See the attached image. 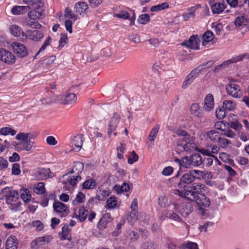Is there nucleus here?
Instances as JSON below:
<instances>
[{
  "label": "nucleus",
  "instance_id": "nucleus-1",
  "mask_svg": "<svg viewBox=\"0 0 249 249\" xmlns=\"http://www.w3.org/2000/svg\"><path fill=\"white\" fill-rule=\"evenodd\" d=\"M207 189V187L204 184L194 182L189 187H186L185 191L176 189L174 190L173 193L190 201L196 200L198 196L202 195Z\"/></svg>",
  "mask_w": 249,
  "mask_h": 249
},
{
  "label": "nucleus",
  "instance_id": "nucleus-2",
  "mask_svg": "<svg viewBox=\"0 0 249 249\" xmlns=\"http://www.w3.org/2000/svg\"><path fill=\"white\" fill-rule=\"evenodd\" d=\"M84 169V164L80 161H76L73 163V168L63 177V183L72 186L76 185L80 180L81 178L79 174Z\"/></svg>",
  "mask_w": 249,
  "mask_h": 249
},
{
  "label": "nucleus",
  "instance_id": "nucleus-3",
  "mask_svg": "<svg viewBox=\"0 0 249 249\" xmlns=\"http://www.w3.org/2000/svg\"><path fill=\"white\" fill-rule=\"evenodd\" d=\"M32 137L33 134L30 133H18L16 138L17 140L21 141V142L17 144V149L32 152L35 148L34 142L31 141Z\"/></svg>",
  "mask_w": 249,
  "mask_h": 249
},
{
  "label": "nucleus",
  "instance_id": "nucleus-4",
  "mask_svg": "<svg viewBox=\"0 0 249 249\" xmlns=\"http://www.w3.org/2000/svg\"><path fill=\"white\" fill-rule=\"evenodd\" d=\"M2 193H6L9 192L7 195L5 196L6 203L11 205L13 208H17L20 205V202L18 200V193L16 190H9V188H5L2 190Z\"/></svg>",
  "mask_w": 249,
  "mask_h": 249
},
{
  "label": "nucleus",
  "instance_id": "nucleus-5",
  "mask_svg": "<svg viewBox=\"0 0 249 249\" xmlns=\"http://www.w3.org/2000/svg\"><path fill=\"white\" fill-rule=\"evenodd\" d=\"M195 180V177L193 175L190 171L188 172L184 173L179 179V181L178 182L177 186L179 188L183 190L182 191H185L186 187H189L190 184L193 183Z\"/></svg>",
  "mask_w": 249,
  "mask_h": 249
},
{
  "label": "nucleus",
  "instance_id": "nucleus-6",
  "mask_svg": "<svg viewBox=\"0 0 249 249\" xmlns=\"http://www.w3.org/2000/svg\"><path fill=\"white\" fill-rule=\"evenodd\" d=\"M16 58L14 54L11 52L3 48H0V60L8 65H12L15 63Z\"/></svg>",
  "mask_w": 249,
  "mask_h": 249
},
{
  "label": "nucleus",
  "instance_id": "nucleus-7",
  "mask_svg": "<svg viewBox=\"0 0 249 249\" xmlns=\"http://www.w3.org/2000/svg\"><path fill=\"white\" fill-rule=\"evenodd\" d=\"M227 93L234 98H239L242 96V91L240 87L235 84L231 83L226 86Z\"/></svg>",
  "mask_w": 249,
  "mask_h": 249
},
{
  "label": "nucleus",
  "instance_id": "nucleus-8",
  "mask_svg": "<svg viewBox=\"0 0 249 249\" xmlns=\"http://www.w3.org/2000/svg\"><path fill=\"white\" fill-rule=\"evenodd\" d=\"M11 46L14 53L17 54L18 57L23 58L27 55V49L22 44L15 42L12 44Z\"/></svg>",
  "mask_w": 249,
  "mask_h": 249
},
{
  "label": "nucleus",
  "instance_id": "nucleus-9",
  "mask_svg": "<svg viewBox=\"0 0 249 249\" xmlns=\"http://www.w3.org/2000/svg\"><path fill=\"white\" fill-rule=\"evenodd\" d=\"M176 209L183 217L188 216L193 211V206L190 202H183L180 205H175Z\"/></svg>",
  "mask_w": 249,
  "mask_h": 249
},
{
  "label": "nucleus",
  "instance_id": "nucleus-10",
  "mask_svg": "<svg viewBox=\"0 0 249 249\" xmlns=\"http://www.w3.org/2000/svg\"><path fill=\"white\" fill-rule=\"evenodd\" d=\"M200 43V39L197 36H191L188 40H185L182 43V45L186 46L191 49H199V45Z\"/></svg>",
  "mask_w": 249,
  "mask_h": 249
},
{
  "label": "nucleus",
  "instance_id": "nucleus-11",
  "mask_svg": "<svg viewBox=\"0 0 249 249\" xmlns=\"http://www.w3.org/2000/svg\"><path fill=\"white\" fill-rule=\"evenodd\" d=\"M120 120V116L116 112L114 113L108 124L107 134L109 137L112 132L115 130Z\"/></svg>",
  "mask_w": 249,
  "mask_h": 249
},
{
  "label": "nucleus",
  "instance_id": "nucleus-12",
  "mask_svg": "<svg viewBox=\"0 0 249 249\" xmlns=\"http://www.w3.org/2000/svg\"><path fill=\"white\" fill-rule=\"evenodd\" d=\"M57 98L61 100V101L59 102L60 104L69 105L75 103L77 100V96L75 94L70 93L68 94L59 95Z\"/></svg>",
  "mask_w": 249,
  "mask_h": 249
},
{
  "label": "nucleus",
  "instance_id": "nucleus-13",
  "mask_svg": "<svg viewBox=\"0 0 249 249\" xmlns=\"http://www.w3.org/2000/svg\"><path fill=\"white\" fill-rule=\"evenodd\" d=\"M44 37V34L38 31L28 30L26 32L24 38L28 37L29 39L36 41H39Z\"/></svg>",
  "mask_w": 249,
  "mask_h": 249
},
{
  "label": "nucleus",
  "instance_id": "nucleus-14",
  "mask_svg": "<svg viewBox=\"0 0 249 249\" xmlns=\"http://www.w3.org/2000/svg\"><path fill=\"white\" fill-rule=\"evenodd\" d=\"M112 220L111 215L109 213L104 214L100 219L97 224L98 228L100 230H103L107 228L108 223H110Z\"/></svg>",
  "mask_w": 249,
  "mask_h": 249
},
{
  "label": "nucleus",
  "instance_id": "nucleus-15",
  "mask_svg": "<svg viewBox=\"0 0 249 249\" xmlns=\"http://www.w3.org/2000/svg\"><path fill=\"white\" fill-rule=\"evenodd\" d=\"M196 202L197 205L203 206L204 207H208L211 204V200L205 195V192L200 196H198V198L196 200H192Z\"/></svg>",
  "mask_w": 249,
  "mask_h": 249
},
{
  "label": "nucleus",
  "instance_id": "nucleus-16",
  "mask_svg": "<svg viewBox=\"0 0 249 249\" xmlns=\"http://www.w3.org/2000/svg\"><path fill=\"white\" fill-rule=\"evenodd\" d=\"M214 107V100L212 94H208L205 98V103L203 106V110L206 111H210Z\"/></svg>",
  "mask_w": 249,
  "mask_h": 249
},
{
  "label": "nucleus",
  "instance_id": "nucleus-17",
  "mask_svg": "<svg viewBox=\"0 0 249 249\" xmlns=\"http://www.w3.org/2000/svg\"><path fill=\"white\" fill-rule=\"evenodd\" d=\"M203 108H201L199 105L196 103L193 104L190 107L191 114L196 117L201 118L203 117Z\"/></svg>",
  "mask_w": 249,
  "mask_h": 249
},
{
  "label": "nucleus",
  "instance_id": "nucleus-18",
  "mask_svg": "<svg viewBox=\"0 0 249 249\" xmlns=\"http://www.w3.org/2000/svg\"><path fill=\"white\" fill-rule=\"evenodd\" d=\"M11 34L15 36L24 39L26 33H24L21 28L17 25H13L10 28Z\"/></svg>",
  "mask_w": 249,
  "mask_h": 249
},
{
  "label": "nucleus",
  "instance_id": "nucleus-19",
  "mask_svg": "<svg viewBox=\"0 0 249 249\" xmlns=\"http://www.w3.org/2000/svg\"><path fill=\"white\" fill-rule=\"evenodd\" d=\"M74 8L76 13L81 15L86 13V11L88 10L89 6L86 2L80 1L75 4Z\"/></svg>",
  "mask_w": 249,
  "mask_h": 249
},
{
  "label": "nucleus",
  "instance_id": "nucleus-20",
  "mask_svg": "<svg viewBox=\"0 0 249 249\" xmlns=\"http://www.w3.org/2000/svg\"><path fill=\"white\" fill-rule=\"evenodd\" d=\"M244 59H249V53H245L241 55L233 57L231 59L225 61L224 62V64L228 65L229 64L237 63L239 61H243Z\"/></svg>",
  "mask_w": 249,
  "mask_h": 249
},
{
  "label": "nucleus",
  "instance_id": "nucleus-21",
  "mask_svg": "<svg viewBox=\"0 0 249 249\" xmlns=\"http://www.w3.org/2000/svg\"><path fill=\"white\" fill-rule=\"evenodd\" d=\"M190 157L193 166H198L203 163L202 156L198 153H194Z\"/></svg>",
  "mask_w": 249,
  "mask_h": 249
},
{
  "label": "nucleus",
  "instance_id": "nucleus-22",
  "mask_svg": "<svg viewBox=\"0 0 249 249\" xmlns=\"http://www.w3.org/2000/svg\"><path fill=\"white\" fill-rule=\"evenodd\" d=\"M18 244L16 236L9 237L6 242V249H17Z\"/></svg>",
  "mask_w": 249,
  "mask_h": 249
},
{
  "label": "nucleus",
  "instance_id": "nucleus-23",
  "mask_svg": "<svg viewBox=\"0 0 249 249\" xmlns=\"http://www.w3.org/2000/svg\"><path fill=\"white\" fill-rule=\"evenodd\" d=\"M30 9L29 6H15L12 8L11 11L14 15H21L26 13Z\"/></svg>",
  "mask_w": 249,
  "mask_h": 249
},
{
  "label": "nucleus",
  "instance_id": "nucleus-24",
  "mask_svg": "<svg viewBox=\"0 0 249 249\" xmlns=\"http://www.w3.org/2000/svg\"><path fill=\"white\" fill-rule=\"evenodd\" d=\"M200 7V5L198 4L196 6H192L188 9L187 12L183 14V18L185 20H188L191 18H194L195 16V13L196 10Z\"/></svg>",
  "mask_w": 249,
  "mask_h": 249
},
{
  "label": "nucleus",
  "instance_id": "nucleus-25",
  "mask_svg": "<svg viewBox=\"0 0 249 249\" xmlns=\"http://www.w3.org/2000/svg\"><path fill=\"white\" fill-rule=\"evenodd\" d=\"M60 239L62 240H68L71 241V236L70 232L69 225L65 224L62 228L61 236Z\"/></svg>",
  "mask_w": 249,
  "mask_h": 249
},
{
  "label": "nucleus",
  "instance_id": "nucleus-26",
  "mask_svg": "<svg viewBox=\"0 0 249 249\" xmlns=\"http://www.w3.org/2000/svg\"><path fill=\"white\" fill-rule=\"evenodd\" d=\"M53 208L56 212L62 213L66 211L67 206L61 202L55 201L53 204Z\"/></svg>",
  "mask_w": 249,
  "mask_h": 249
},
{
  "label": "nucleus",
  "instance_id": "nucleus-27",
  "mask_svg": "<svg viewBox=\"0 0 249 249\" xmlns=\"http://www.w3.org/2000/svg\"><path fill=\"white\" fill-rule=\"evenodd\" d=\"M113 189L118 194H121L123 192H126L130 189L129 185L128 183L124 182L122 185H115L113 187Z\"/></svg>",
  "mask_w": 249,
  "mask_h": 249
},
{
  "label": "nucleus",
  "instance_id": "nucleus-28",
  "mask_svg": "<svg viewBox=\"0 0 249 249\" xmlns=\"http://www.w3.org/2000/svg\"><path fill=\"white\" fill-rule=\"evenodd\" d=\"M96 185V180L92 178L87 179L82 184V188L84 189H93Z\"/></svg>",
  "mask_w": 249,
  "mask_h": 249
},
{
  "label": "nucleus",
  "instance_id": "nucleus-29",
  "mask_svg": "<svg viewBox=\"0 0 249 249\" xmlns=\"http://www.w3.org/2000/svg\"><path fill=\"white\" fill-rule=\"evenodd\" d=\"M50 172L49 168L39 169L37 172V177L41 180L46 179L49 178V173Z\"/></svg>",
  "mask_w": 249,
  "mask_h": 249
},
{
  "label": "nucleus",
  "instance_id": "nucleus-30",
  "mask_svg": "<svg viewBox=\"0 0 249 249\" xmlns=\"http://www.w3.org/2000/svg\"><path fill=\"white\" fill-rule=\"evenodd\" d=\"M225 8V5L220 2H216L211 6L212 11L213 14H220L224 11Z\"/></svg>",
  "mask_w": 249,
  "mask_h": 249
},
{
  "label": "nucleus",
  "instance_id": "nucleus-31",
  "mask_svg": "<svg viewBox=\"0 0 249 249\" xmlns=\"http://www.w3.org/2000/svg\"><path fill=\"white\" fill-rule=\"evenodd\" d=\"M20 197L25 202H29L31 199L30 191L26 188H23L20 190Z\"/></svg>",
  "mask_w": 249,
  "mask_h": 249
},
{
  "label": "nucleus",
  "instance_id": "nucleus-32",
  "mask_svg": "<svg viewBox=\"0 0 249 249\" xmlns=\"http://www.w3.org/2000/svg\"><path fill=\"white\" fill-rule=\"evenodd\" d=\"M206 135L211 141L213 142H218L219 139L220 138L219 136V132L214 130L208 131Z\"/></svg>",
  "mask_w": 249,
  "mask_h": 249
},
{
  "label": "nucleus",
  "instance_id": "nucleus-33",
  "mask_svg": "<svg viewBox=\"0 0 249 249\" xmlns=\"http://www.w3.org/2000/svg\"><path fill=\"white\" fill-rule=\"evenodd\" d=\"M177 144L178 146H182L184 149V150L186 151H191L194 149L195 148V144L193 142V139H192V141L188 142L185 143H179V142H177Z\"/></svg>",
  "mask_w": 249,
  "mask_h": 249
},
{
  "label": "nucleus",
  "instance_id": "nucleus-34",
  "mask_svg": "<svg viewBox=\"0 0 249 249\" xmlns=\"http://www.w3.org/2000/svg\"><path fill=\"white\" fill-rule=\"evenodd\" d=\"M160 125L157 124L151 129L148 136V139L151 142H154L160 130Z\"/></svg>",
  "mask_w": 249,
  "mask_h": 249
},
{
  "label": "nucleus",
  "instance_id": "nucleus-35",
  "mask_svg": "<svg viewBox=\"0 0 249 249\" xmlns=\"http://www.w3.org/2000/svg\"><path fill=\"white\" fill-rule=\"evenodd\" d=\"M52 239L53 237L51 235H47L37 238V241L39 242V246H41L44 245L48 244L52 241Z\"/></svg>",
  "mask_w": 249,
  "mask_h": 249
},
{
  "label": "nucleus",
  "instance_id": "nucleus-36",
  "mask_svg": "<svg viewBox=\"0 0 249 249\" xmlns=\"http://www.w3.org/2000/svg\"><path fill=\"white\" fill-rule=\"evenodd\" d=\"M33 191L37 194H44L45 192L44 183L42 182L37 183L36 185L34 187Z\"/></svg>",
  "mask_w": 249,
  "mask_h": 249
},
{
  "label": "nucleus",
  "instance_id": "nucleus-37",
  "mask_svg": "<svg viewBox=\"0 0 249 249\" xmlns=\"http://www.w3.org/2000/svg\"><path fill=\"white\" fill-rule=\"evenodd\" d=\"M190 157H184L181 159V163H179V166L181 167L189 168L192 166Z\"/></svg>",
  "mask_w": 249,
  "mask_h": 249
},
{
  "label": "nucleus",
  "instance_id": "nucleus-38",
  "mask_svg": "<svg viewBox=\"0 0 249 249\" xmlns=\"http://www.w3.org/2000/svg\"><path fill=\"white\" fill-rule=\"evenodd\" d=\"M235 102L231 100H225L223 102V107L229 110H233L236 107Z\"/></svg>",
  "mask_w": 249,
  "mask_h": 249
},
{
  "label": "nucleus",
  "instance_id": "nucleus-39",
  "mask_svg": "<svg viewBox=\"0 0 249 249\" xmlns=\"http://www.w3.org/2000/svg\"><path fill=\"white\" fill-rule=\"evenodd\" d=\"M88 214V211L85 209L84 207H81L79 210V214L78 215L80 221L83 222L87 218Z\"/></svg>",
  "mask_w": 249,
  "mask_h": 249
},
{
  "label": "nucleus",
  "instance_id": "nucleus-40",
  "mask_svg": "<svg viewBox=\"0 0 249 249\" xmlns=\"http://www.w3.org/2000/svg\"><path fill=\"white\" fill-rule=\"evenodd\" d=\"M37 19L29 18L26 19V23L30 27L32 28H40L41 25L36 21Z\"/></svg>",
  "mask_w": 249,
  "mask_h": 249
},
{
  "label": "nucleus",
  "instance_id": "nucleus-41",
  "mask_svg": "<svg viewBox=\"0 0 249 249\" xmlns=\"http://www.w3.org/2000/svg\"><path fill=\"white\" fill-rule=\"evenodd\" d=\"M229 124L228 123L224 122L222 121H217L214 124V127L217 130L221 131H224L225 129L228 127Z\"/></svg>",
  "mask_w": 249,
  "mask_h": 249
},
{
  "label": "nucleus",
  "instance_id": "nucleus-42",
  "mask_svg": "<svg viewBox=\"0 0 249 249\" xmlns=\"http://www.w3.org/2000/svg\"><path fill=\"white\" fill-rule=\"evenodd\" d=\"M169 5L167 2H163L161 4L153 6L150 11L152 12L159 11L168 8Z\"/></svg>",
  "mask_w": 249,
  "mask_h": 249
},
{
  "label": "nucleus",
  "instance_id": "nucleus-43",
  "mask_svg": "<svg viewBox=\"0 0 249 249\" xmlns=\"http://www.w3.org/2000/svg\"><path fill=\"white\" fill-rule=\"evenodd\" d=\"M179 248V249H198L197 244L192 242L182 244Z\"/></svg>",
  "mask_w": 249,
  "mask_h": 249
},
{
  "label": "nucleus",
  "instance_id": "nucleus-44",
  "mask_svg": "<svg viewBox=\"0 0 249 249\" xmlns=\"http://www.w3.org/2000/svg\"><path fill=\"white\" fill-rule=\"evenodd\" d=\"M73 142L74 145L80 149L82 147L83 142L82 135L79 134L75 136L73 138Z\"/></svg>",
  "mask_w": 249,
  "mask_h": 249
},
{
  "label": "nucleus",
  "instance_id": "nucleus-45",
  "mask_svg": "<svg viewBox=\"0 0 249 249\" xmlns=\"http://www.w3.org/2000/svg\"><path fill=\"white\" fill-rule=\"evenodd\" d=\"M42 11H39L36 10H31L28 13L29 18L37 19L42 15Z\"/></svg>",
  "mask_w": 249,
  "mask_h": 249
},
{
  "label": "nucleus",
  "instance_id": "nucleus-46",
  "mask_svg": "<svg viewBox=\"0 0 249 249\" xmlns=\"http://www.w3.org/2000/svg\"><path fill=\"white\" fill-rule=\"evenodd\" d=\"M16 130L9 127H2L0 129V134L4 136L11 134L14 136L16 134Z\"/></svg>",
  "mask_w": 249,
  "mask_h": 249
},
{
  "label": "nucleus",
  "instance_id": "nucleus-47",
  "mask_svg": "<svg viewBox=\"0 0 249 249\" xmlns=\"http://www.w3.org/2000/svg\"><path fill=\"white\" fill-rule=\"evenodd\" d=\"M165 216L174 221H178V222H182V219L177 214L173 212L167 213Z\"/></svg>",
  "mask_w": 249,
  "mask_h": 249
},
{
  "label": "nucleus",
  "instance_id": "nucleus-48",
  "mask_svg": "<svg viewBox=\"0 0 249 249\" xmlns=\"http://www.w3.org/2000/svg\"><path fill=\"white\" fill-rule=\"evenodd\" d=\"M138 219V214L137 211H131L129 215L127 216V220L131 224Z\"/></svg>",
  "mask_w": 249,
  "mask_h": 249
},
{
  "label": "nucleus",
  "instance_id": "nucleus-49",
  "mask_svg": "<svg viewBox=\"0 0 249 249\" xmlns=\"http://www.w3.org/2000/svg\"><path fill=\"white\" fill-rule=\"evenodd\" d=\"M107 203L108 208L114 209L116 207L117 203L116 198L114 196H111L108 198Z\"/></svg>",
  "mask_w": 249,
  "mask_h": 249
},
{
  "label": "nucleus",
  "instance_id": "nucleus-50",
  "mask_svg": "<svg viewBox=\"0 0 249 249\" xmlns=\"http://www.w3.org/2000/svg\"><path fill=\"white\" fill-rule=\"evenodd\" d=\"M247 21L246 18L243 17H238L236 18L234 23L236 26H241L243 25H246L247 24Z\"/></svg>",
  "mask_w": 249,
  "mask_h": 249
},
{
  "label": "nucleus",
  "instance_id": "nucleus-51",
  "mask_svg": "<svg viewBox=\"0 0 249 249\" xmlns=\"http://www.w3.org/2000/svg\"><path fill=\"white\" fill-rule=\"evenodd\" d=\"M85 198V195L82 192H79L76 195V198L72 202L73 205H75L77 204H80L83 202L82 199Z\"/></svg>",
  "mask_w": 249,
  "mask_h": 249
},
{
  "label": "nucleus",
  "instance_id": "nucleus-52",
  "mask_svg": "<svg viewBox=\"0 0 249 249\" xmlns=\"http://www.w3.org/2000/svg\"><path fill=\"white\" fill-rule=\"evenodd\" d=\"M51 42H52V38L50 36H48L46 38L45 42H44V43L43 44V45H42L41 48L39 49V51L36 53V55L39 54V53L44 51L46 49V47L50 45V43Z\"/></svg>",
  "mask_w": 249,
  "mask_h": 249
},
{
  "label": "nucleus",
  "instance_id": "nucleus-53",
  "mask_svg": "<svg viewBox=\"0 0 249 249\" xmlns=\"http://www.w3.org/2000/svg\"><path fill=\"white\" fill-rule=\"evenodd\" d=\"M195 80L194 78H193L191 75L189 74L186 77L184 81L183 82L182 88L184 89H186L189 85H190L193 81Z\"/></svg>",
  "mask_w": 249,
  "mask_h": 249
},
{
  "label": "nucleus",
  "instance_id": "nucleus-54",
  "mask_svg": "<svg viewBox=\"0 0 249 249\" xmlns=\"http://www.w3.org/2000/svg\"><path fill=\"white\" fill-rule=\"evenodd\" d=\"M203 66H198L197 67L192 70L189 73L195 79L198 76L199 73L203 71Z\"/></svg>",
  "mask_w": 249,
  "mask_h": 249
},
{
  "label": "nucleus",
  "instance_id": "nucleus-55",
  "mask_svg": "<svg viewBox=\"0 0 249 249\" xmlns=\"http://www.w3.org/2000/svg\"><path fill=\"white\" fill-rule=\"evenodd\" d=\"M226 115V112L225 110V108L222 107V108H219L217 109L216 110V118L219 120L223 119Z\"/></svg>",
  "mask_w": 249,
  "mask_h": 249
},
{
  "label": "nucleus",
  "instance_id": "nucleus-56",
  "mask_svg": "<svg viewBox=\"0 0 249 249\" xmlns=\"http://www.w3.org/2000/svg\"><path fill=\"white\" fill-rule=\"evenodd\" d=\"M130 14L126 11H120L118 13L114 15V17L124 19H127L129 18Z\"/></svg>",
  "mask_w": 249,
  "mask_h": 249
},
{
  "label": "nucleus",
  "instance_id": "nucleus-57",
  "mask_svg": "<svg viewBox=\"0 0 249 249\" xmlns=\"http://www.w3.org/2000/svg\"><path fill=\"white\" fill-rule=\"evenodd\" d=\"M138 21L142 24H144L150 20V16L147 14H142L139 17Z\"/></svg>",
  "mask_w": 249,
  "mask_h": 249
},
{
  "label": "nucleus",
  "instance_id": "nucleus-58",
  "mask_svg": "<svg viewBox=\"0 0 249 249\" xmlns=\"http://www.w3.org/2000/svg\"><path fill=\"white\" fill-rule=\"evenodd\" d=\"M213 32L209 31L204 34L203 37L205 42H209L213 40Z\"/></svg>",
  "mask_w": 249,
  "mask_h": 249
},
{
  "label": "nucleus",
  "instance_id": "nucleus-59",
  "mask_svg": "<svg viewBox=\"0 0 249 249\" xmlns=\"http://www.w3.org/2000/svg\"><path fill=\"white\" fill-rule=\"evenodd\" d=\"M218 143L222 148H225L229 144H231V142L230 140L223 138H219Z\"/></svg>",
  "mask_w": 249,
  "mask_h": 249
},
{
  "label": "nucleus",
  "instance_id": "nucleus-60",
  "mask_svg": "<svg viewBox=\"0 0 249 249\" xmlns=\"http://www.w3.org/2000/svg\"><path fill=\"white\" fill-rule=\"evenodd\" d=\"M175 133L179 137H185L186 140L189 139V134L184 130L178 129Z\"/></svg>",
  "mask_w": 249,
  "mask_h": 249
},
{
  "label": "nucleus",
  "instance_id": "nucleus-61",
  "mask_svg": "<svg viewBox=\"0 0 249 249\" xmlns=\"http://www.w3.org/2000/svg\"><path fill=\"white\" fill-rule=\"evenodd\" d=\"M131 155L133 157H129L128 158V163L130 164H133L134 162L137 161L139 159L138 155L134 151L131 152Z\"/></svg>",
  "mask_w": 249,
  "mask_h": 249
},
{
  "label": "nucleus",
  "instance_id": "nucleus-62",
  "mask_svg": "<svg viewBox=\"0 0 249 249\" xmlns=\"http://www.w3.org/2000/svg\"><path fill=\"white\" fill-rule=\"evenodd\" d=\"M20 173V166L18 163L13 164L12 168V174L14 175H18Z\"/></svg>",
  "mask_w": 249,
  "mask_h": 249
},
{
  "label": "nucleus",
  "instance_id": "nucleus-63",
  "mask_svg": "<svg viewBox=\"0 0 249 249\" xmlns=\"http://www.w3.org/2000/svg\"><path fill=\"white\" fill-rule=\"evenodd\" d=\"M214 225V223L211 221L206 222L203 225L200 226L199 227V230L201 231H204V232H206L207 230V228L210 227H212Z\"/></svg>",
  "mask_w": 249,
  "mask_h": 249
},
{
  "label": "nucleus",
  "instance_id": "nucleus-64",
  "mask_svg": "<svg viewBox=\"0 0 249 249\" xmlns=\"http://www.w3.org/2000/svg\"><path fill=\"white\" fill-rule=\"evenodd\" d=\"M191 173L195 177L196 179H200L202 178L203 171H199L197 170H192L190 171Z\"/></svg>",
  "mask_w": 249,
  "mask_h": 249
}]
</instances>
